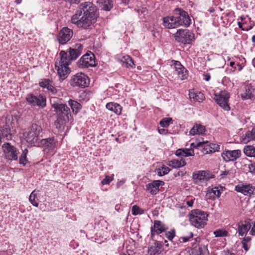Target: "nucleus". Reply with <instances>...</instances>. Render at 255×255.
I'll return each instance as SVG.
<instances>
[{"label":"nucleus","mask_w":255,"mask_h":255,"mask_svg":"<svg viewBox=\"0 0 255 255\" xmlns=\"http://www.w3.org/2000/svg\"><path fill=\"white\" fill-rule=\"evenodd\" d=\"M97 7L92 2H85L78 6L71 18V22L79 27L88 29L95 22L97 17Z\"/></svg>","instance_id":"obj_1"},{"label":"nucleus","mask_w":255,"mask_h":255,"mask_svg":"<svg viewBox=\"0 0 255 255\" xmlns=\"http://www.w3.org/2000/svg\"><path fill=\"white\" fill-rule=\"evenodd\" d=\"M174 16H167L163 18V25L167 28H174L179 26L188 27L191 22L188 13L181 8L174 10Z\"/></svg>","instance_id":"obj_2"},{"label":"nucleus","mask_w":255,"mask_h":255,"mask_svg":"<svg viewBox=\"0 0 255 255\" xmlns=\"http://www.w3.org/2000/svg\"><path fill=\"white\" fill-rule=\"evenodd\" d=\"M42 132L41 126L37 124H32L28 131L24 132L23 136L26 141L31 146H39V137Z\"/></svg>","instance_id":"obj_3"},{"label":"nucleus","mask_w":255,"mask_h":255,"mask_svg":"<svg viewBox=\"0 0 255 255\" xmlns=\"http://www.w3.org/2000/svg\"><path fill=\"white\" fill-rule=\"evenodd\" d=\"M83 46L80 43H77L72 48L68 49V53L65 51H61L59 53L62 59L65 60V62L71 63V61L76 59L82 52Z\"/></svg>","instance_id":"obj_4"},{"label":"nucleus","mask_w":255,"mask_h":255,"mask_svg":"<svg viewBox=\"0 0 255 255\" xmlns=\"http://www.w3.org/2000/svg\"><path fill=\"white\" fill-rule=\"evenodd\" d=\"M208 214L199 209L192 211L190 216V223L198 228H201L206 225Z\"/></svg>","instance_id":"obj_5"},{"label":"nucleus","mask_w":255,"mask_h":255,"mask_svg":"<svg viewBox=\"0 0 255 255\" xmlns=\"http://www.w3.org/2000/svg\"><path fill=\"white\" fill-rule=\"evenodd\" d=\"M174 37L176 41L186 44L191 43L194 34L187 29H179L174 34Z\"/></svg>","instance_id":"obj_6"},{"label":"nucleus","mask_w":255,"mask_h":255,"mask_svg":"<svg viewBox=\"0 0 255 255\" xmlns=\"http://www.w3.org/2000/svg\"><path fill=\"white\" fill-rule=\"evenodd\" d=\"M70 85L75 87L84 88L88 86L89 79L88 77L83 73H78L74 75L70 81Z\"/></svg>","instance_id":"obj_7"},{"label":"nucleus","mask_w":255,"mask_h":255,"mask_svg":"<svg viewBox=\"0 0 255 255\" xmlns=\"http://www.w3.org/2000/svg\"><path fill=\"white\" fill-rule=\"evenodd\" d=\"M26 101L32 107H38L43 108L46 105V98L39 94L35 96L30 93L27 95L25 98Z\"/></svg>","instance_id":"obj_8"},{"label":"nucleus","mask_w":255,"mask_h":255,"mask_svg":"<svg viewBox=\"0 0 255 255\" xmlns=\"http://www.w3.org/2000/svg\"><path fill=\"white\" fill-rule=\"evenodd\" d=\"M65 61L60 58V61H56L55 63V68L61 80L66 79L70 73V69L68 67V65L70 64L68 62L65 63Z\"/></svg>","instance_id":"obj_9"},{"label":"nucleus","mask_w":255,"mask_h":255,"mask_svg":"<svg viewBox=\"0 0 255 255\" xmlns=\"http://www.w3.org/2000/svg\"><path fill=\"white\" fill-rule=\"evenodd\" d=\"M229 94L226 91H221L219 95L215 94L214 100L217 103L226 111H229L230 108L228 103Z\"/></svg>","instance_id":"obj_10"},{"label":"nucleus","mask_w":255,"mask_h":255,"mask_svg":"<svg viewBox=\"0 0 255 255\" xmlns=\"http://www.w3.org/2000/svg\"><path fill=\"white\" fill-rule=\"evenodd\" d=\"M78 65L79 67L88 68L96 66L95 55L93 53H86L79 60Z\"/></svg>","instance_id":"obj_11"},{"label":"nucleus","mask_w":255,"mask_h":255,"mask_svg":"<svg viewBox=\"0 0 255 255\" xmlns=\"http://www.w3.org/2000/svg\"><path fill=\"white\" fill-rule=\"evenodd\" d=\"M73 35L72 29L67 27H64L59 32L57 39L60 44H65L71 39Z\"/></svg>","instance_id":"obj_12"},{"label":"nucleus","mask_w":255,"mask_h":255,"mask_svg":"<svg viewBox=\"0 0 255 255\" xmlns=\"http://www.w3.org/2000/svg\"><path fill=\"white\" fill-rule=\"evenodd\" d=\"M2 149L5 156L9 160H16L18 158L16 148L9 142H5L2 145Z\"/></svg>","instance_id":"obj_13"},{"label":"nucleus","mask_w":255,"mask_h":255,"mask_svg":"<svg viewBox=\"0 0 255 255\" xmlns=\"http://www.w3.org/2000/svg\"><path fill=\"white\" fill-rule=\"evenodd\" d=\"M15 133V129L13 128L11 122H6L5 125L1 128L0 134L1 137L5 138L7 140H11Z\"/></svg>","instance_id":"obj_14"},{"label":"nucleus","mask_w":255,"mask_h":255,"mask_svg":"<svg viewBox=\"0 0 255 255\" xmlns=\"http://www.w3.org/2000/svg\"><path fill=\"white\" fill-rule=\"evenodd\" d=\"M52 107L57 113L58 116L68 117L71 116L70 109L65 104L55 103L52 105Z\"/></svg>","instance_id":"obj_15"},{"label":"nucleus","mask_w":255,"mask_h":255,"mask_svg":"<svg viewBox=\"0 0 255 255\" xmlns=\"http://www.w3.org/2000/svg\"><path fill=\"white\" fill-rule=\"evenodd\" d=\"M241 151L239 149L229 150H226L222 153V157L226 162L234 161L240 158Z\"/></svg>","instance_id":"obj_16"},{"label":"nucleus","mask_w":255,"mask_h":255,"mask_svg":"<svg viewBox=\"0 0 255 255\" xmlns=\"http://www.w3.org/2000/svg\"><path fill=\"white\" fill-rule=\"evenodd\" d=\"M164 184V182L162 181L154 180L146 185V190L152 195H155L159 191V187Z\"/></svg>","instance_id":"obj_17"},{"label":"nucleus","mask_w":255,"mask_h":255,"mask_svg":"<svg viewBox=\"0 0 255 255\" xmlns=\"http://www.w3.org/2000/svg\"><path fill=\"white\" fill-rule=\"evenodd\" d=\"M175 74L177 75L178 78L180 80L187 79L188 71L179 61H176L174 65Z\"/></svg>","instance_id":"obj_18"},{"label":"nucleus","mask_w":255,"mask_h":255,"mask_svg":"<svg viewBox=\"0 0 255 255\" xmlns=\"http://www.w3.org/2000/svg\"><path fill=\"white\" fill-rule=\"evenodd\" d=\"M202 143V148L205 154L212 153L219 150L220 146L217 144L209 143L208 141H203Z\"/></svg>","instance_id":"obj_19"},{"label":"nucleus","mask_w":255,"mask_h":255,"mask_svg":"<svg viewBox=\"0 0 255 255\" xmlns=\"http://www.w3.org/2000/svg\"><path fill=\"white\" fill-rule=\"evenodd\" d=\"M236 190L238 192H241L245 195L251 196L252 194H255V188L250 185H243L241 186H237Z\"/></svg>","instance_id":"obj_20"},{"label":"nucleus","mask_w":255,"mask_h":255,"mask_svg":"<svg viewBox=\"0 0 255 255\" xmlns=\"http://www.w3.org/2000/svg\"><path fill=\"white\" fill-rule=\"evenodd\" d=\"M254 89L251 85H245L241 93L242 99L243 100L251 99L254 97Z\"/></svg>","instance_id":"obj_21"},{"label":"nucleus","mask_w":255,"mask_h":255,"mask_svg":"<svg viewBox=\"0 0 255 255\" xmlns=\"http://www.w3.org/2000/svg\"><path fill=\"white\" fill-rule=\"evenodd\" d=\"M56 142L53 137L40 139L39 146H43L48 149L49 150H53L55 147Z\"/></svg>","instance_id":"obj_22"},{"label":"nucleus","mask_w":255,"mask_h":255,"mask_svg":"<svg viewBox=\"0 0 255 255\" xmlns=\"http://www.w3.org/2000/svg\"><path fill=\"white\" fill-rule=\"evenodd\" d=\"M162 242L155 241L153 245L148 248V253L149 255H155L160 253V250L162 248Z\"/></svg>","instance_id":"obj_23"},{"label":"nucleus","mask_w":255,"mask_h":255,"mask_svg":"<svg viewBox=\"0 0 255 255\" xmlns=\"http://www.w3.org/2000/svg\"><path fill=\"white\" fill-rule=\"evenodd\" d=\"M251 225L249 222H241L238 225L239 235L243 236L246 235L251 229Z\"/></svg>","instance_id":"obj_24"},{"label":"nucleus","mask_w":255,"mask_h":255,"mask_svg":"<svg viewBox=\"0 0 255 255\" xmlns=\"http://www.w3.org/2000/svg\"><path fill=\"white\" fill-rule=\"evenodd\" d=\"M69 118L68 117L64 116H58L56 121L54 122V126L56 128L58 129L59 130H63L64 129V125L66 122H68Z\"/></svg>","instance_id":"obj_25"},{"label":"nucleus","mask_w":255,"mask_h":255,"mask_svg":"<svg viewBox=\"0 0 255 255\" xmlns=\"http://www.w3.org/2000/svg\"><path fill=\"white\" fill-rule=\"evenodd\" d=\"M151 227L153 228L155 233L157 234H160L167 229L166 226L159 220H155L154 221V225Z\"/></svg>","instance_id":"obj_26"},{"label":"nucleus","mask_w":255,"mask_h":255,"mask_svg":"<svg viewBox=\"0 0 255 255\" xmlns=\"http://www.w3.org/2000/svg\"><path fill=\"white\" fill-rule=\"evenodd\" d=\"M175 154L177 156L187 157L193 156L194 155V150L189 148H180L175 152Z\"/></svg>","instance_id":"obj_27"},{"label":"nucleus","mask_w":255,"mask_h":255,"mask_svg":"<svg viewBox=\"0 0 255 255\" xmlns=\"http://www.w3.org/2000/svg\"><path fill=\"white\" fill-rule=\"evenodd\" d=\"M106 108L109 110L112 111L117 115H120L122 112V107L116 103H109L106 105Z\"/></svg>","instance_id":"obj_28"},{"label":"nucleus","mask_w":255,"mask_h":255,"mask_svg":"<svg viewBox=\"0 0 255 255\" xmlns=\"http://www.w3.org/2000/svg\"><path fill=\"white\" fill-rule=\"evenodd\" d=\"M186 164V162L183 159H181L180 160L174 159L171 161H169V163L168 164L169 166H171L174 168H178L181 167H183Z\"/></svg>","instance_id":"obj_29"},{"label":"nucleus","mask_w":255,"mask_h":255,"mask_svg":"<svg viewBox=\"0 0 255 255\" xmlns=\"http://www.w3.org/2000/svg\"><path fill=\"white\" fill-rule=\"evenodd\" d=\"M98 2L103 4L102 9L105 10H110L113 7L112 0H97Z\"/></svg>","instance_id":"obj_30"},{"label":"nucleus","mask_w":255,"mask_h":255,"mask_svg":"<svg viewBox=\"0 0 255 255\" xmlns=\"http://www.w3.org/2000/svg\"><path fill=\"white\" fill-rule=\"evenodd\" d=\"M69 106L71 107V109L74 113L76 114L81 109V105L80 103L76 101L70 100L68 101Z\"/></svg>","instance_id":"obj_31"},{"label":"nucleus","mask_w":255,"mask_h":255,"mask_svg":"<svg viewBox=\"0 0 255 255\" xmlns=\"http://www.w3.org/2000/svg\"><path fill=\"white\" fill-rule=\"evenodd\" d=\"M189 98L191 100L193 101H197L200 102L203 101L204 99V95L199 92L198 93H195L194 92H189Z\"/></svg>","instance_id":"obj_32"},{"label":"nucleus","mask_w":255,"mask_h":255,"mask_svg":"<svg viewBox=\"0 0 255 255\" xmlns=\"http://www.w3.org/2000/svg\"><path fill=\"white\" fill-rule=\"evenodd\" d=\"M244 152L249 157H255V147L253 145H246L244 148Z\"/></svg>","instance_id":"obj_33"},{"label":"nucleus","mask_w":255,"mask_h":255,"mask_svg":"<svg viewBox=\"0 0 255 255\" xmlns=\"http://www.w3.org/2000/svg\"><path fill=\"white\" fill-rule=\"evenodd\" d=\"M206 172L205 171H200L197 173H193L192 177L193 180L197 182L198 180L201 181L206 178Z\"/></svg>","instance_id":"obj_34"},{"label":"nucleus","mask_w":255,"mask_h":255,"mask_svg":"<svg viewBox=\"0 0 255 255\" xmlns=\"http://www.w3.org/2000/svg\"><path fill=\"white\" fill-rule=\"evenodd\" d=\"M214 195L218 197H220L221 195V192L217 187L213 188L210 190H208L206 196L208 198L211 199L212 198H214Z\"/></svg>","instance_id":"obj_35"},{"label":"nucleus","mask_w":255,"mask_h":255,"mask_svg":"<svg viewBox=\"0 0 255 255\" xmlns=\"http://www.w3.org/2000/svg\"><path fill=\"white\" fill-rule=\"evenodd\" d=\"M245 140L249 141L251 140H255V127L251 131H248L245 134Z\"/></svg>","instance_id":"obj_36"},{"label":"nucleus","mask_w":255,"mask_h":255,"mask_svg":"<svg viewBox=\"0 0 255 255\" xmlns=\"http://www.w3.org/2000/svg\"><path fill=\"white\" fill-rule=\"evenodd\" d=\"M27 152L28 150L27 149H25L24 150H23L22 153L19 157V163L20 164H23V166H25L26 164L28 162V160L26 158V155Z\"/></svg>","instance_id":"obj_37"},{"label":"nucleus","mask_w":255,"mask_h":255,"mask_svg":"<svg viewBox=\"0 0 255 255\" xmlns=\"http://www.w3.org/2000/svg\"><path fill=\"white\" fill-rule=\"evenodd\" d=\"M172 119L170 118H165L160 122V125L163 128H166L172 123Z\"/></svg>","instance_id":"obj_38"},{"label":"nucleus","mask_w":255,"mask_h":255,"mask_svg":"<svg viewBox=\"0 0 255 255\" xmlns=\"http://www.w3.org/2000/svg\"><path fill=\"white\" fill-rule=\"evenodd\" d=\"M131 213L133 215H141L143 214L144 210L140 208L138 206L134 205L132 207Z\"/></svg>","instance_id":"obj_39"},{"label":"nucleus","mask_w":255,"mask_h":255,"mask_svg":"<svg viewBox=\"0 0 255 255\" xmlns=\"http://www.w3.org/2000/svg\"><path fill=\"white\" fill-rule=\"evenodd\" d=\"M214 234L216 237H226L228 235V232L226 230H217L214 232Z\"/></svg>","instance_id":"obj_40"},{"label":"nucleus","mask_w":255,"mask_h":255,"mask_svg":"<svg viewBox=\"0 0 255 255\" xmlns=\"http://www.w3.org/2000/svg\"><path fill=\"white\" fill-rule=\"evenodd\" d=\"M36 194H34V191H33L30 194L29 200L31 203L35 207H37L38 203L35 201Z\"/></svg>","instance_id":"obj_41"},{"label":"nucleus","mask_w":255,"mask_h":255,"mask_svg":"<svg viewBox=\"0 0 255 255\" xmlns=\"http://www.w3.org/2000/svg\"><path fill=\"white\" fill-rule=\"evenodd\" d=\"M52 83V81L49 79H44L39 83V86L43 88H47L49 85Z\"/></svg>","instance_id":"obj_42"},{"label":"nucleus","mask_w":255,"mask_h":255,"mask_svg":"<svg viewBox=\"0 0 255 255\" xmlns=\"http://www.w3.org/2000/svg\"><path fill=\"white\" fill-rule=\"evenodd\" d=\"M175 236V231L174 229H172L170 231L165 233V236L169 241H172Z\"/></svg>","instance_id":"obj_43"},{"label":"nucleus","mask_w":255,"mask_h":255,"mask_svg":"<svg viewBox=\"0 0 255 255\" xmlns=\"http://www.w3.org/2000/svg\"><path fill=\"white\" fill-rule=\"evenodd\" d=\"M249 172L253 175H255V162L248 165Z\"/></svg>","instance_id":"obj_44"},{"label":"nucleus","mask_w":255,"mask_h":255,"mask_svg":"<svg viewBox=\"0 0 255 255\" xmlns=\"http://www.w3.org/2000/svg\"><path fill=\"white\" fill-rule=\"evenodd\" d=\"M113 180V178H111L108 175H106V177L102 181V185L109 184Z\"/></svg>","instance_id":"obj_45"},{"label":"nucleus","mask_w":255,"mask_h":255,"mask_svg":"<svg viewBox=\"0 0 255 255\" xmlns=\"http://www.w3.org/2000/svg\"><path fill=\"white\" fill-rule=\"evenodd\" d=\"M126 61V64L127 67H133L134 65L133 60L129 56H127Z\"/></svg>","instance_id":"obj_46"},{"label":"nucleus","mask_w":255,"mask_h":255,"mask_svg":"<svg viewBox=\"0 0 255 255\" xmlns=\"http://www.w3.org/2000/svg\"><path fill=\"white\" fill-rule=\"evenodd\" d=\"M190 134L194 135L196 134H198V128H197V124H196L193 126V127L191 128L190 131H189Z\"/></svg>","instance_id":"obj_47"},{"label":"nucleus","mask_w":255,"mask_h":255,"mask_svg":"<svg viewBox=\"0 0 255 255\" xmlns=\"http://www.w3.org/2000/svg\"><path fill=\"white\" fill-rule=\"evenodd\" d=\"M198 134H203L205 131V128L204 126L197 124Z\"/></svg>","instance_id":"obj_48"},{"label":"nucleus","mask_w":255,"mask_h":255,"mask_svg":"<svg viewBox=\"0 0 255 255\" xmlns=\"http://www.w3.org/2000/svg\"><path fill=\"white\" fill-rule=\"evenodd\" d=\"M202 145H203L202 142H199L197 143V144H195L194 143H192L190 145V147H191L190 149H193V148H199V147L202 148Z\"/></svg>","instance_id":"obj_49"},{"label":"nucleus","mask_w":255,"mask_h":255,"mask_svg":"<svg viewBox=\"0 0 255 255\" xmlns=\"http://www.w3.org/2000/svg\"><path fill=\"white\" fill-rule=\"evenodd\" d=\"M193 237V234L192 233H190V235L189 237H182L181 238V239L182 240L183 242H188L190 239L192 238Z\"/></svg>","instance_id":"obj_50"},{"label":"nucleus","mask_w":255,"mask_h":255,"mask_svg":"<svg viewBox=\"0 0 255 255\" xmlns=\"http://www.w3.org/2000/svg\"><path fill=\"white\" fill-rule=\"evenodd\" d=\"M230 174L229 171H221L220 176L222 178H225Z\"/></svg>","instance_id":"obj_51"},{"label":"nucleus","mask_w":255,"mask_h":255,"mask_svg":"<svg viewBox=\"0 0 255 255\" xmlns=\"http://www.w3.org/2000/svg\"><path fill=\"white\" fill-rule=\"evenodd\" d=\"M161 169L163 171V174H167L170 171V168L166 166H163L162 167Z\"/></svg>","instance_id":"obj_52"},{"label":"nucleus","mask_w":255,"mask_h":255,"mask_svg":"<svg viewBox=\"0 0 255 255\" xmlns=\"http://www.w3.org/2000/svg\"><path fill=\"white\" fill-rule=\"evenodd\" d=\"M48 91L53 95H55L57 93L56 89L53 85L51 86V88H50Z\"/></svg>","instance_id":"obj_53"},{"label":"nucleus","mask_w":255,"mask_h":255,"mask_svg":"<svg viewBox=\"0 0 255 255\" xmlns=\"http://www.w3.org/2000/svg\"><path fill=\"white\" fill-rule=\"evenodd\" d=\"M158 131L160 134H166V130L164 128H159L158 129Z\"/></svg>","instance_id":"obj_54"},{"label":"nucleus","mask_w":255,"mask_h":255,"mask_svg":"<svg viewBox=\"0 0 255 255\" xmlns=\"http://www.w3.org/2000/svg\"><path fill=\"white\" fill-rule=\"evenodd\" d=\"M242 243L243 245V248L245 250L247 251L248 250V247L246 242H242Z\"/></svg>","instance_id":"obj_55"},{"label":"nucleus","mask_w":255,"mask_h":255,"mask_svg":"<svg viewBox=\"0 0 255 255\" xmlns=\"http://www.w3.org/2000/svg\"><path fill=\"white\" fill-rule=\"evenodd\" d=\"M155 231L154 230L152 227H151V238L152 240H153L154 237Z\"/></svg>","instance_id":"obj_56"},{"label":"nucleus","mask_w":255,"mask_h":255,"mask_svg":"<svg viewBox=\"0 0 255 255\" xmlns=\"http://www.w3.org/2000/svg\"><path fill=\"white\" fill-rule=\"evenodd\" d=\"M251 233L253 235H255V222L253 225V226L251 229Z\"/></svg>","instance_id":"obj_57"},{"label":"nucleus","mask_w":255,"mask_h":255,"mask_svg":"<svg viewBox=\"0 0 255 255\" xmlns=\"http://www.w3.org/2000/svg\"><path fill=\"white\" fill-rule=\"evenodd\" d=\"M210 78H211V76H210L209 74H206L205 75V78H204V79L206 81H209Z\"/></svg>","instance_id":"obj_58"},{"label":"nucleus","mask_w":255,"mask_h":255,"mask_svg":"<svg viewBox=\"0 0 255 255\" xmlns=\"http://www.w3.org/2000/svg\"><path fill=\"white\" fill-rule=\"evenodd\" d=\"M157 175L159 176H161L164 175L165 174H163L162 169H159L157 171Z\"/></svg>","instance_id":"obj_59"},{"label":"nucleus","mask_w":255,"mask_h":255,"mask_svg":"<svg viewBox=\"0 0 255 255\" xmlns=\"http://www.w3.org/2000/svg\"><path fill=\"white\" fill-rule=\"evenodd\" d=\"M251 239L250 237H247L244 238L243 239L242 242H246V243H247V242H249L251 240Z\"/></svg>","instance_id":"obj_60"},{"label":"nucleus","mask_w":255,"mask_h":255,"mask_svg":"<svg viewBox=\"0 0 255 255\" xmlns=\"http://www.w3.org/2000/svg\"><path fill=\"white\" fill-rule=\"evenodd\" d=\"M193 202L192 201H188L187 202V205L189 206V207H192L193 206Z\"/></svg>","instance_id":"obj_61"},{"label":"nucleus","mask_w":255,"mask_h":255,"mask_svg":"<svg viewBox=\"0 0 255 255\" xmlns=\"http://www.w3.org/2000/svg\"><path fill=\"white\" fill-rule=\"evenodd\" d=\"M238 25L240 28H242L243 30H244V29L242 27L243 23L241 22H238Z\"/></svg>","instance_id":"obj_62"},{"label":"nucleus","mask_w":255,"mask_h":255,"mask_svg":"<svg viewBox=\"0 0 255 255\" xmlns=\"http://www.w3.org/2000/svg\"><path fill=\"white\" fill-rule=\"evenodd\" d=\"M22 1V0H15V2L16 4H20Z\"/></svg>","instance_id":"obj_63"},{"label":"nucleus","mask_w":255,"mask_h":255,"mask_svg":"<svg viewBox=\"0 0 255 255\" xmlns=\"http://www.w3.org/2000/svg\"><path fill=\"white\" fill-rule=\"evenodd\" d=\"M70 1L72 3H78L79 2V0H71Z\"/></svg>","instance_id":"obj_64"}]
</instances>
